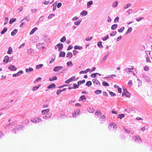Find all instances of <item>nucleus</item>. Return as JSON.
Returning a JSON list of instances; mask_svg holds the SVG:
<instances>
[{"label":"nucleus","instance_id":"e2e57ef3","mask_svg":"<svg viewBox=\"0 0 152 152\" xmlns=\"http://www.w3.org/2000/svg\"><path fill=\"white\" fill-rule=\"evenodd\" d=\"M92 81L93 83L94 84H96V85H97V82H98V80L97 79H93L92 80Z\"/></svg>","mask_w":152,"mask_h":152},{"label":"nucleus","instance_id":"a878e982","mask_svg":"<svg viewBox=\"0 0 152 152\" xmlns=\"http://www.w3.org/2000/svg\"><path fill=\"white\" fill-rule=\"evenodd\" d=\"M18 31V29H14L11 32V35L12 36H14L15 35L17 34Z\"/></svg>","mask_w":152,"mask_h":152},{"label":"nucleus","instance_id":"ea45409f","mask_svg":"<svg viewBox=\"0 0 152 152\" xmlns=\"http://www.w3.org/2000/svg\"><path fill=\"white\" fill-rule=\"evenodd\" d=\"M125 115L124 114H119L118 115L117 118L120 119H122L125 117Z\"/></svg>","mask_w":152,"mask_h":152},{"label":"nucleus","instance_id":"5701e85b","mask_svg":"<svg viewBox=\"0 0 152 152\" xmlns=\"http://www.w3.org/2000/svg\"><path fill=\"white\" fill-rule=\"evenodd\" d=\"M91 71V69L90 68H88L86 69L85 71H81L80 72V74H82L83 73H87L88 72Z\"/></svg>","mask_w":152,"mask_h":152},{"label":"nucleus","instance_id":"4468645a","mask_svg":"<svg viewBox=\"0 0 152 152\" xmlns=\"http://www.w3.org/2000/svg\"><path fill=\"white\" fill-rule=\"evenodd\" d=\"M43 45H45V44L43 43H38L36 44L37 48L39 50L42 49V46Z\"/></svg>","mask_w":152,"mask_h":152},{"label":"nucleus","instance_id":"f8f14e48","mask_svg":"<svg viewBox=\"0 0 152 152\" xmlns=\"http://www.w3.org/2000/svg\"><path fill=\"white\" fill-rule=\"evenodd\" d=\"M105 119V116L104 115H102L99 118L101 124L104 123Z\"/></svg>","mask_w":152,"mask_h":152},{"label":"nucleus","instance_id":"37998d69","mask_svg":"<svg viewBox=\"0 0 152 152\" xmlns=\"http://www.w3.org/2000/svg\"><path fill=\"white\" fill-rule=\"evenodd\" d=\"M132 27L129 28L127 30L126 32L125 33V35L129 33H130L132 31Z\"/></svg>","mask_w":152,"mask_h":152},{"label":"nucleus","instance_id":"e433bc0d","mask_svg":"<svg viewBox=\"0 0 152 152\" xmlns=\"http://www.w3.org/2000/svg\"><path fill=\"white\" fill-rule=\"evenodd\" d=\"M57 78L56 76H53L52 78H50L49 79V80L50 81H53L57 80Z\"/></svg>","mask_w":152,"mask_h":152},{"label":"nucleus","instance_id":"c9c22d12","mask_svg":"<svg viewBox=\"0 0 152 152\" xmlns=\"http://www.w3.org/2000/svg\"><path fill=\"white\" fill-rule=\"evenodd\" d=\"M117 26H118L117 24H114L113 25H112V26H111V29L112 30H114L117 28Z\"/></svg>","mask_w":152,"mask_h":152},{"label":"nucleus","instance_id":"c85d7f7f","mask_svg":"<svg viewBox=\"0 0 152 152\" xmlns=\"http://www.w3.org/2000/svg\"><path fill=\"white\" fill-rule=\"evenodd\" d=\"M73 56V55L72 52H68L66 54V57L68 58H71Z\"/></svg>","mask_w":152,"mask_h":152},{"label":"nucleus","instance_id":"473e14b6","mask_svg":"<svg viewBox=\"0 0 152 152\" xmlns=\"http://www.w3.org/2000/svg\"><path fill=\"white\" fill-rule=\"evenodd\" d=\"M87 110L90 113H93L95 111L94 108L93 107H89L88 108Z\"/></svg>","mask_w":152,"mask_h":152},{"label":"nucleus","instance_id":"c756f323","mask_svg":"<svg viewBox=\"0 0 152 152\" xmlns=\"http://www.w3.org/2000/svg\"><path fill=\"white\" fill-rule=\"evenodd\" d=\"M93 4V1H90L88 2L87 3V8H90L91 7V5Z\"/></svg>","mask_w":152,"mask_h":152},{"label":"nucleus","instance_id":"052dcab7","mask_svg":"<svg viewBox=\"0 0 152 152\" xmlns=\"http://www.w3.org/2000/svg\"><path fill=\"white\" fill-rule=\"evenodd\" d=\"M4 136V133L2 131L0 132V140L3 138Z\"/></svg>","mask_w":152,"mask_h":152},{"label":"nucleus","instance_id":"338daca9","mask_svg":"<svg viewBox=\"0 0 152 152\" xmlns=\"http://www.w3.org/2000/svg\"><path fill=\"white\" fill-rule=\"evenodd\" d=\"M52 6H53V10L55 11L56 8V4L54 3L53 4Z\"/></svg>","mask_w":152,"mask_h":152},{"label":"nucleus","instance_id":"f3484780","mask_svg":"<svg viewBox=\"0 0 152 152\" xmlns=\"http://www.w3.org/2000/svg\"><path fill=\"white\" fill-rule=\"evenodd\" d=\"M133 66L132 68H126L125 69V71L126 72H133L132 70L133 69Z\"/></svg>","mask_w":152,"mask_h":152},{"label":"nucleus","instance_id":"72a5a7b5","mask_svg":"<svg viewBox=\"0 0 152 152\" xmlns=\"http://www.w3.org/2000/svg\"><path fill=\"white\" fill-rule=\"evenodd\" d=\"M12 52V49L11 47H10L8 48V50L7 51V53L8 54H11Z\"/></svg>","mask_w":152,"mask_h":152},{"label":"nucleus","instance_id":"6e6552de","mask_svg":"<svg viewBox=\"0 0 152 152\" xmlns=\"http://www.w3.org/2000/svg\"><path fill=\"white\" fill-rule=\"evenodd\" d=\"M8 69L9 70L13 71H15L17 69V68L14 65L12 64L8 66Z\"/></svg>","mask_w":152,"mask_h":152},{"label":"nucleus","instance_id":"3c124183","mask_svg":"<svg viewBox=\"0 0 152 152\" xmlns=\"http://www.w3.org/2000/svg\"><path fill=\"white\" fill-rule=\"evenodd\" d=\"M125 28L124 26L122 27L119 29L118 30V31L119 33H122L123 31L124 30V29Z\"/></svg>","mask_w":152,"mask_h":152},{"label":"nucleus","instance_id":"20e7f679","mask_svg":"<svg viewBox=\"0 0 152 152\" xmlns=\"http://www.w3.org/2000/svg\"><path fill=\"white\" fill-rule=\"evenodd\" d=\"M133 139L134 141H135L137 143H140V142H142V140L141 138L138 135L134 136Z\"/></svg>","mask_w":152,"mask_h":152},{"label":"nucleus","instance_id":"f03ea898","mask_svg":"<svg viewBox=\"0 0 152 152\" xmlns=\"http://www.w3.org/2000/svg\"><path fill=\"white\" fill-rule=\"evenodd\" d=\"M80 114V110L79 109H77L75 110L73 112L72 115L73 118H76L77 117L78 115Z\"/></svg>","mask_w":152,"mask_h":152},{"label":"nucleus","instance_id":"ddd939ff","mask_svg":"<svg viewBox=\"0 0 152 152\" xmlns=\"http://www.w3.org/2000/svg\"><path fill=\"white\" fill-rule=\"evenodd\" d=\"M57 45L58 48V50L59 51H61L63 48V45L61 43H58Z\"/></svg>","mask_w":152,"mask_h":152},{"label":"nucleus","instance_id":"6ab92c4d","mask_svg":"<svg viewBox=\"0 0 152 152\" xmlns=\"http://www.w3.org/2000/svg\"><path fill=\"white\" fill-rule=\"evenodd\" d=\"M109 52H107L104 56L103 57L102 60L101 61V63H103L106 60L107 57L108 56L109 54Z\"/></svg>","mask_w":152,"mask_h":152},{"label":"nucleus","instance_id":"412c9836","mask_svg":"<svg viewBox=\"0 0 152 152\" xmlns=\"http://www.w3.org/2000/svg\"><path fill=\"white\" fill-rule=\"evenodd\" d=\"M56 87V85L55 83H52L48 86L47 88L48 89L53 88Z\"/></svg>","mask_w":152,"mask_h":152},{"label":"nucleus","instance_id":"dca6fc26","mask_svg":"<svg viewBox=\"0 0 152 152\" xmlns=\"http://www.w3.org/2000/svg\"><path fill=\"white\" fill-rule=\"evenodd\" d=\"M143 78L146 80V82H150L151 81V80L148 76L143 75Z\"/></svg>","mask_w":152,"mask_h":152},{"label":"nucleus","instance_id":"7ed1b4c3","mask_svg":"<svg viewBox=\"0 0 152 152\" xmlns=\"http://www.w3.org/2000/svg\"><path fill=\"white\" fill-rule=\"evenodd\" d=\"M31 121L34 123H38L42 121L41 119L38 117H36L34 118L31 119Z\"/></svg>","mask_w":152,"mask_h":152},{"label":"nucleus","instance_id":"680f3d73","mask_svg":"<svg viewBox=\"0 0 152 152\" xmlns=\"http://www.w3.org/2000/svg\"><path fill=\"white\" fill-rule=\"evenodd\" d=\"M130 93L128 91L125 93V96L126 97L129 98L130 97Z\"/></svg>","mask_w":152,"mask_h":152},{"label":"nucleus","instance_id":"393cba45","mask_svg":"<svg viewBox=\"0 0 152 152\" xmlns=\"http://www.w3.org/2000/svg\"><path fill=\"white\" fill-rule=\"evenodd\" d=\"M50 111L49 109H47L42 111V114H46L48 113Z\"/></svg>","mask_w":152,"mask_h":152},{"label":"nucleus","instance_id":"4be33fe9","mask_svg":"<svg viewBox=\"0 0 152 152\" xmlns=\"http://www.w3.org/2000/svg\"><path fill=\"white\" fill-rule=\"evenodd\" d=\"M60 53L59 55V57H64L65 56L66 53H65L64 51H60Z\"/></svg>","mask_w":152,"mask_h":152},{"label":"nucleus","instance_id":"cd10ccee","mask_svg":"<svg viewBox=\"0 0 152 152\" xmlns=\"http://www.w3.org/2000/svg\"><path fill=\"white\" fill-rule=\"evenodd\" d=\"M52 114H50V113L49 114H47V115L46 114L43 115V118L44 119H47L49 118H50L51 117V115Z\"/></svg>","mask_w":152,"mask_h":152},{"label":"nucleus","instance_id":"de8ad7c7","mask_svg":"<svg viewBox=\"0 0 152 152\" xmlns=\"http://www.w3.org/2000/svg\"><path fill=\"white\" fill-rule=\"evenodd\" d=\"M66 37L64 36L61 39L60 41L61 42H64L66 41Z\"/></svg>","mask_w":152,"mask_h":152},{"label":"nucleus","instance_id":"39448f33","mask_svg":"<svg viewBox=\"0 0 152 152\" xmlns=\"http://www.w3.org/2000/svg\"><path fill=\"white\" fill-rule=\"evenodd\" d=\"M108 127L109 129L113 128V129H115L116 130L117 129V126L116 124L113 122L110 124L108 125Z\"/></svg>","mask_w":152,"mask_h":152},{"label":"nucleus","instance_id":"a18cd8bd","mask_svg":"<svg viewBox=\"0 0 152 152\" xmlns=\"http://www.w3.org/2000/svg\"><path fill=\"white\" fill-rule=\"evenodd\" d=\"M74 48L75 50H82L83 48L82 46L80 47L77 45H75L74 47Z\"/></svg>","mask_w":152,"mask_h":152},{"label":"nucleus","instance_id":"79ce46f5","mask_svg":"<svg viewBox=\"0 0 152 152\" xmlns=\"http://www.w3.org/2000/svg\"><path fill=\"white\" fill-rule=\"evenodd\" d=\"M85 80H80V81H78L77 83L79 86L80 85L84 83H85Z\"/></svg>","mask_w":152,"mask_h":152},{"label":"nucleus","instance_id":"69168bd1","mask_svg":"<svg viewBox=\"0 0 152 152\" xmlns=\"http://www.w3.org/2000/svg\"><path fill=\"white\" fill-rule=\"evenodd\" d=\"M27 53L28 54H30L31 53H32L33 50L31 48H30L29 49H28L27 50Z\"/></svg>","mask_w":152,"mask_h":152},{"label":"nucleus","instance_id":"8fccbe9b","mask_svg":"<svg viewBox=\"0 0 152 152\" xmlns=\"http://www.w3.org/2000/svg\"><path fill=\"white\" fill-rule=\"evenodd\" d=\"M102 84L104 86H109V84L105 81H103L102 83Z\"/></svg>","mask_w":152,"mask_h":152},{"label":"nucleus","instance_id":"bf43d9fd","mask_svg":"<svg viewBox=\"0 0 152 152\" xmlns=\"http://www.w3.org/2000/svg\"><path fill=\"white\" fill-rule=\"evenodd\" d=\"M109 93L111 96H115L116 95V94L115 93L112 91H109Z\"/></svg>","mask_w":152,"mask_h":152},{"label":"nucleus","instance_id":"f704fd0d","mask_svg":"<svg viewBox=\"0 0 152 152\" xmlns=\"http://www.w3.org/2000/svg\"><path fill=\"white\" fill-rule=\"evenodd\" d=\"M7 30V28L6 27H4L2 31L1 32V34H4Z\"/></svg>","mask_w":152,"mask_h":152},{"label":"nucleus","instance_id":"09e8293b","mask_svg":"<svg viewBox=\"0 0 152 152\" xmlns=\"http://www.w3.org/2000/svg\"><path fill=\"white\" fill-rule=\"evenodd\" d=\"M24 20H26L27 21H29L30 20V18H28L27 16L25 17L23 19L20 20V22H22Z\"/></svg>","mask_w":152,"mask_h":152},{"label":"nucleus","instance_id":"774afa93","mask_svg":"<svg viewBox=\"0 0 152 152\" xmlns=\"http://www.w3.org/2000/svg\"><path fill=\"white\" fill-rule=\"evenodd\" d=\"M29 122V120L28 119H26L24 120L23 122V123L24 124H28Z\"/></svg>","mask_w":152,"mask_h":152},{"label":"nucleus","instance_id":"4c0bfd02","mask_svg":"<svg viewBox=\"0 0 152 152\" xmlns=\"http://www.w3.org/2000/svg\"><path fill=\"white\" fill-rule=\"evenodd\" d=\"M82 21L81 19H79L77 21H75L74 24L77 26L79 25Z\"/></svg>","mask_w":152,"mask_h":152},{"label":"nucleus","instance_id":"58836bf2","mask_svg":"<svg viewBox=\"0 0 152 152\" xmlns=\"http://www.w3.org/2000/svg\"><path fill=\"white\" fill-rule=\"evenodd\" d=\"M102 42L101 41H100L97 43V45L100 48H103V46L102 44Z\"/></svg>","mask_w":152,"mask_h":152},{"label":"nucleus","instance_id":"0eeeda50","mask_svg":"<svg viewBox=\"0 0 152 152\" xmlns=\"http://www.w3.org/2000/svg\"><path fill=\"white\" fill-rule=\"evenodd\" d=\"M43 38L47 43H49V38L47 34H44L43 36Z\"/></svg>","mask_w":152,"mask_h":152},{"label":"nucleus","instance_id":"603ef678","mask_svg":"<svg viewBox=\"0 0 152 152\" xmlns=\"http://www.w3.org/2000/svg\"><path fill=\"white\" fill-rule=\"evenodd\" d=\"M95 114L97 116L100 115H101V112L100 111H96L95 112Z\"/></svg>","mask_w":152,"mask_h":152},{"label":"nucleus","instance_id":"6e6d98bb","mask_svg":"<svg viewBox=\"0 0 152 152\" xmlns=\"http://www.w3.org/2000/svg\"><path fill=\"white\" fill-rule=\"evenodd\" d=\"M118 4V2L117 1H116L115 2L113 3L112 4V7H116L117 6Z\"/></svg>","mask_w":152,"mask_h":152},{"label":"nucleus","instance_id":"5fc2aeb1","mask_svg":"<svg viewBox=\"0 0 152 152\" xmlns=\"http://www.w3.org/2000/svg\"><path fill=\"white\" fill-rule=\"evenodd\" d=\"M109 37V36L108 35H107L105 37H104L102 38V39L103 41H105L107 40Z\"/></svg>","mask_w":152,"mask_h":152},{"label":"nucleus","instance_id":"2f4dec72","mask_svg":"<svg viewBox=\"0 0 152 152\" xmlns=\"http://www.w3.org/2000/svg\"><path fill=\"white\" fill-rule=\"evenodd\" d=\"M145 57L146 59V61L147 62L151 63V62L150 59V57L148 55H145Z\"/></svg>","mask_w":152,"mask_h":152},{"label":"nucleus","instance_id":"a19ab883","mask_svg":"<svg viewBox=\"0 0 152 152\" xmlns=\"http://www.w3.org/2000/svg\"><path fill=\"white\" fill-rule=\"evenodd\" d=\"M16 19L15 18H12L10 19L9 21V23L10 24H11L13 23L14 22L16 21Z\"/></svg>","mask_w":152,"mask_h":152},{"label":"nucleus","instance_id":"0e129e2a","mask_svg":"<svg viewBox=\"0 0 152 152\" xmlns=\"http://www.w3.org/2000/svg\"><path fill=\"white\" fill-rule=\"evenodd\" d=\"M55 16V15L54 14H51L48 16V19H50L51 18L53 17H54Z\"/></svg>","mask_w":152,"mask_h":152},{"label":"nucleus","instance_id":"bb28decb","mask_svg":"<svg viewBox=\"0 0 152 152\" xmlns=\"http://www.w3.org/2000/svg\"><path fill=\"white\" fill-rule=\"evenodd\" d=\"M38 29V28L37 27H35L32 29V30L30 31L29 34L30 35H32L34 33L37 31Z\"/></svg>","mask_w":152,"mask_h":152},{"label":"nucleus","instance_id":"13d9d810","mask_svg":"<svg viewBox=\"0 0 152 152\" xmlns=\"http://www.w3.org/2000/svg\"><path fill=\"white\" fill-rule=\"evenodd\" d=\"M144 70L146 71H148L149 69V68L148 66H145L143 68Z\"/></svg>","mask_w":152,"mask_h":152},{"label":"nucleus","instance_id":"9b49d317","mask_svg":"<svg viewBox=\"0 0 152 152\" xmlns=\"http://www.w3.org/2000/svg\"><path fill=\"white\" fill-rule=\"evenodd\" d=\"M49 103V101L48 100H44L43 102V107L45 108L48 107V104Z\"/></svg>","mask_w":152,"mask_h":152},{"label":"nucleus","instance_id":"f257e3e1","mask_svg":"<svg viewBox=\"0 0 152 152\" xmlns=\"http://www.w3.org/2000/svg\"><path fill=\"white\" fill-rule=\"evenodd\" d=\"M25 129V127L22 125H19L15 126L14 128L12 130V132L13 133L16 134L18 132L21 130H23Z\"/></svg>","mask_w":152,"mask_h":152},{"label":"nucleus","instance_id":"423d86ee","mask_svg":"<svg viewBox=\"0 0 152 152\" xmlns=\"http://www.w3.org/2000/svg\"><path fill=\"white\" fill-rule=\"evenodd\" d=\"M71 85L70 84H69L68 85L69 86V87L68 88L69 90H71L72 89H77L79 88V86L78 84H77L74 83L73 84V87H70V85Z\"/></svg>","mask_w":152,"mask_h":152},{"label":"nucleus","instance_id":"aec40b11","mask_svg":"<svg viewBox=\"0 0 152 152\" xmlns=\"http://www.w3.org/2000/svg\"><path fill=\"white\" fill-rule=\"evenodd\" d=\"M79 100L83 102H85L86 100V96L84 95L81 96Z\"/></svg>","mask_w":152,"mask_h":152},{"label":"nucleus","instance_id":"2eb2a0df","mask_svg":"<svg viewBox=\"0 0 152 152\" xmlns=\"http://www.w3.org/2000/svg\"><path fill=\"white\" fill-rule=\"evenodd\" d=\"M10 58L8 56H6L4 57V59L3 60V62L4 64H7L9 61Z\"/></svg>","mask_w":152,"mask_h":152},{"label":"nucleus","instance_id":"49530a36","mask_svg":"<svg viewBox=\"0 0 152 152\" xmlns=\"http://www.w3.org/2000/svg\"><path fill=\"white\" fill-rule=\"evenodd\" d=\"M66 65L68 67L72 66L73 64L72 63V62L71 61H69L68 62L66 63Z\"/></svg>","mask_w":152,"mask_h":152},{"label":"nucleus","instance_id":"a211bd4d","mask_svg":"<svg viewBox=\"0 0 152 152\" xmlns=\"http://www.w3.org/2000/svg\"><path fill=\"white\" fill-rule=\"evenodd\" d=\"M41 84H39L38 86H34L32 88V91H37L38 89L41 86Z\"/></svg>","mask_w":152,"mask_h":152},{"label":"nucleus","instance_id":"4d7b16f0","mask_svg":"<svg viewBox=\"0 0 152 152\" xmlns=\"http://www.w3.org/2000/svg\"><path fill=\"white\" fill-rule=\"evenodd\" d=\"M43 66V65L42 64H39L38 65H37L36 66V68L37 69H39L41 68H42Z\"/></svg>","mask_w":152,"mask_h":152},{"label":"nucleus","instance_id":"b1692460","mask_svg":"<svg viewBox=\"0 0 152 152\" xmlns=\"http://www.w3.org/2000/svg\"><path fill=\"white\" fill-rule=\"evenodd\" d=\"M88 14V12L86 10H83L80 13V15L81 16H85Z\"/></svg>","mask_w":152,"mask_h":152},{"label":"nucleus","instance_id":"c03bdc74","mask_svg":"<svg viewBox=\"0 0 152 152\" xmlns=\"http://www.w3.org/2000/svg\"><path fill=\"white\" fill-rule=\"evenodd\" d=\"M92 84V82L90 81H88L87 82L86 85L88 87H90Z\"/></svg>","mask_w":152,"mask_h":152},{"label":"nucleus","instance_id":"864d4df0","mask_svg":"<svg viewBox=\"0 0 152 152\" xmlns=\"http://www.w3.org/2000/svg\"><path fill=\"white\" fill-rule=\"evenodd\" d=\"M102 92L101 90H97L94 91V93L96 94H101Z\"/></svg>","mask_w":152,"mask_h":152},{"label":"nucleus","instance_id":"7c9ffc66","mask_svg":"<svg viewBox=\"0 0 152 152\" xmlns=\"http://www.w3.org/2000/svg\"><path fill=\"white\" fill-rule=\"evenodd\" d=\"M26 72L27 73H30L33 71V69L31 67H29V68H27L26 69Z\"/></svg>","mask_w":152,"mask_h":152},{"label":"nucleus","instance_id":"9d476101","mask_svg":"<svg viewBox=\"0 0 152 152\" xmlns=\"http://www.w3.org/2000/svg\"><path fill=\"white\" fill-rule=\"evenodd\" d=\"M63 68V67L61 66H57L54 67L53 68V71L54 72H58L59 70Z\"/></svg>","mask_w":152,"mask_h":152},{"label":"nucleus","instance_id":"1a4fd4ad","mask_svg":"<svg viewBox=\"0 0 152 152\" xmlns=\"http://www.w3.org/2000/svg\"><path fill=\"white\" fill-rule=\"evenodd\" d=\"M23 71L22 70L19 71L16 74H14L12 75V77H17L18 76H19L20 75L22 74L23 73Z\"/></svg>","mask_w":152,"mask_h":152}]
</instances>
